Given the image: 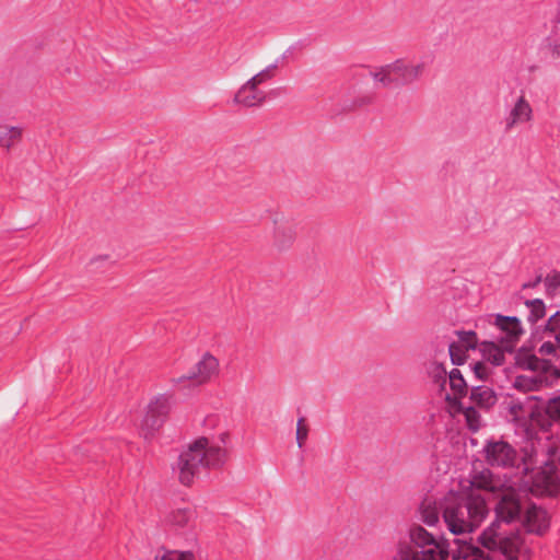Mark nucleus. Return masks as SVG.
Listing matches in <instances>:
<instances>
[{"instance_id": "2f4dec72", "label": "nucleus", "mask_w": 560, "mask_h": 560, "mask_svg": "<svg viewBox=\"0 0 560 560\" xmlns=\"http://www.w3.org/2000/svg\"><path fill=\"white\" fill-rule=\"evenodd\" d=\"M546 292L550 296L558 294L560 290V272H553L545 278Z\"/></svg>"}, {"instance_id": "4be33fe9", "label": "nucleus", "mask_w": 560, "mask_h": 560, "mask_svg": "<svg viewBox=\"0 0 560 560\" xmlns=\"http://www.w3.org/2000/svg\"><path fill=\"white\" fill-rule=\"evenodd\" d=\"M22 129L20 127L0 126V145L10 149L21 139Z\"/></svg>"}, {"instance_id": "a18cd8bd", "label": "nucleus", "mask_w": 560, "mask_h": 560, "mask_svg": "<svg viewBox=\"0 0 560 560\" xmlns=\"http://www.w3.org/2000/svg\"><path fill=\"white\" fill-rule=\"evenodd\" d=\"M537 282H540V278H538L535 283H533V284H525V287L535 285Z\"/></svg>"}, {"instance_id": "423d86ee", "label": "nucleus", "mask_w": 560, "mask_h": 560, "mask_svg": "<svg viewBox=\"0 0 560 560\" xmlns=\"http://www.w3.org/2000/svg\"><path fill=\"white\" fill-rule=\"evenodd\" d=\"M511 421L525 428L526 434L532 436L534 425L545 427L546 418L542 410L532 399L525 401L511 400L508 406Z\"/></svg>"}, {"instance_id": "7c9ffc66", "label": "nucleus", "mask_w": 560, "mask_h": 560, "mask_svg": "<svg viewBox=\"0 0 560 560\" xmlns=\"http://www.w3.org/2000/svg\"><path fill=\"white\" fill-rule=\"evenodd\" d=\"M457 342L466 350L475 349L478 342L477 335L474 331H459L457 334Z\"/></svg>"}, {"instance_id": "c756f323", "label": "nucleus", "mask_w": 560, "mask_h": 560, "mask_svg": "<svg viewBox=\"0 0 560 560\" xmlns=\"http://www.w3.org/2000/svg\"><path fill=\"white\" fill-rule=\"evenodd\" d=\"M538 352L542 357H551L553 359H560V345L556 340L555 341H551V340L544 341L540 345Z\"/></svg>"}, {"instance_id": "2eb2a0df", "label": "nucleus", "mask_w": 560, "mask_h": 560, "mask_svg": "<svg viewBox=\"0 0 560 560\" xmlns=\"http://www.w3.org/2000/svg\"><path fill=\"white\" fill-rule=\"evenodd\" d=\"M453 544L454 548H452L451 552L454 559L490 560L489 555L465 539H455Z\"/></svg>"}, {"instance_id": "37998d69", "label": "nucleus", "mask_w": 560, "mask_h": 560, "mask_svg": "<svg viewBox=\"0 0 560 560\" xmlns=\"http://www.w3.org/2000/svg\"><path fill=\"white\" fill-rule=\"evenodd\" d=\"M538 447L534 446L533 445V448L530 451V454H528V456L532 458L534 455L536 456L538 454Z\"/></svg>"}, {"instance_id": "f704fd0d", "label": "nucleus", "mask_w": 560, "mask_h": 560, "mask_svg": "<svg viewBox=\"0 0 560 560\" xmlns=\"http://www.w3.org/2000/svg\"><path fill=\"white\" fill-rule=\"evenodd\" d=\"M560 329V311L556 312L553 315H551L546 325H545V332H550L553 336L557 335V331Z\"/></svg>"}, {"instance_id": "f8f14e48", "label": "nucleus", "mask_w": 560, "mask_h": 560, "mask_svg": "<svg viewBox=\"0 0 560 560\" xmlns=\"http://www.w3.org/2000/svg\"><path fill=\"white\" fill-rule=\"evenodd\" d=\"M515 365L523 370L547 374L551 370L549 361L538 358L530 349L522 347L514 355Z\"/></svg>"}, {"instance_id": "58836bf2", "label": "nucleus", "mask_w": 560, "mask_h": 560, "mask_svg": "<svg viewBox=\"0 0 560 560\" xmlns=\"http://www.w3.org/2000/svg\"><path fill=\"white\" fill-rule=\"evenodd\" d=\"M109 259V256L108 255H97V256H94L90 259V265L91 266H98L101 265L103 261Z\"/></svg>"}, {"instance_id": "72a5a7b5", "label": "nucleus", "mask_w": 560, "mask_h": 560, "mask_svg": "<svg viewBox=\"0 0 560 560\" xmlns=\"http://www.w3.org/2000/svg\"><path fill=\"white\" fill-rule=\"evenodd\" d=\"M546 413L553 421L560 422V396L555 397L548 401Z\"/></svg>"}, {"instance_id": "9d476101", "label": "nucleus", "mask_w": 560, "mask_h": 560, "mask_svg": "<svg viewBox=\"0 0 560 560\" xmlns=\"http://www.w3.org/2000/svg\"><path fill=\"white\" fill-rule=\"evenodd\" d=\"M486 460L491 466L510 467L516 462V451L505 441H490L485 447Z\"/></svg>"}, {"instance_id": "e433bc0d", "label": "nucleus", "mask_w": 560, "mask_h": 560, "mask_svg": "<svg viewBox=\"0 0 560 560\" xmlns=\"http://www.w3.org/2000/svg\"><path fill=\"white\" fill-rule=\"evenodd\" d=\"M504 556L510 557L513 553V544L511 539L504 538L498 541V548Z\"/></svg>"}, {"instance_id": "a19ab883", "label": "nucleus", "mask_w": 560, "mask_h": 560, "mask_svg": "<svg viewBox=\"0 0 560 560\" xmlns=\"http://www.w3.org/2000/svg\"><path fill=\"white\" fill-rule=\"evenodd\" d=\"M553 55L560 56V42L552 46Z\"/></svg>"}, {"instance_id": "aec40b11", "label": "nucleus", "mask_w": 560, "mask_h": 560, "mask_svg": "<svg viewBox=\"0 0 560 560\" xmlns=\"http://www.w3.org/2000/svg\"><path fill=\"white\" fill-rule=\"evenodd\" d=\"M470 399L481 408H490L497 402L494 392L488 386H476L470 392Z\"/></svg>"}, {"instance_id": "a211bd4d", "label": "nucleus", "mask_w": 560, "mask_h": 560, "mask_svg": "<svg viewBox=\"0 0 560 560\" xmlns=\"http://www.w3.org/2000/svg\"><path fill=\"white\" fill-rule=\"evenodd\" d=\"M196 518L195 511L188 508L176 509L172 511L167 517L166 522L168 525L175 528H185L189 527L194 524Z\"/></svg>"}, {"instance_id": "5701e85b", "label": "nucleus", "mask_w": 560, "mask_h": 560, "mask_svg": "<svg viewBox=\"0 0 560 560\" xmlns=\"http://www.w3.org/2000/svg\"><path fill=\"white\" fill-rule=\"evenodd\" d=\"M171 408V399L165 395L156 396L148 406V411L164 419Z\"/></svg>"}, {"instance_id": "393cba45", "label": "nucleus", "mask_w": 560, "mask_h": 560, "mask_svg": "<svg viewBox=\"0 0 560 560\" xmlns=\"http://www.w3.org/2000/svg\"><path fill=\"white\" fill-rule=\"evenodd\" d=\"M421 520L429 526L439 522V512L433 502L427 501L420 508Z\"/></svg>"}, {"instance_id": "c85d7f7f", "label": "nucleus", "mask_w": 560, "mask_h": 560, "mask_svg": "<svg viewBox=\"0 0 560 560\" xmlns=\"http://www.w3.org/2000/svg\"><path fill=\"white\" fill-rule=\"evenodd\" d=\"M448 351H450L452 362L454 364L460 365V364L465 363V361L467 360L468 350H466L464 347H462L459 345V342H457V341H454L450 345Z\"/></svg>"}, {"instance_id": "20e7f679", "label": "nucleus", "mask_w": 560, "mask_h": 560, "mask_svg": "<svg viewBox=\"0 0 560 560\" xmlns=\"http://www.w3.org/2000/svg\"><path fill=\"white\" fill-rule=\"evenodd\" d=\"M429 67L424 59L397 58L394 61L370 68L369 74L381 88H406L419 82Z\"/></svg>"}, {"instance_id": "79ce46f5", "label": "nucleus", "mask_w": 560, "mask_h": 560, "mask_svg": "<svg viewBox=\"0 0 560 560\" xmlns=\"http://www.w3.org/2000/svg\"><path fill=\"white\" fill-rule=\"evenodd\" d=\"M549 372H552L556 377H560V370L556 369L551 365V370Z\"/></svg>"}, {"instance_id": "ea45409f", "label": "nucleus", "mask_w": 560, "mask_h": 560, "mask_svg": "<svg viewBox=\"0 0 560 560\" xmlns=\"http://www.w3.org/2000/svg\"><path fill=\"white\" fill-rule=\"evenodd\" d=\"M278 68L277 63L270 65L265 68V70H269V74L273 78L275 71Z\"/></svg>"}, {"instance_id": "f3484780", "label": "nucleus", "mask_w": 560, "mask_h": 560, "mask_svg": "<svg viewBox=\"0 0 560 560\" xmlns=\"http://www.w3.org/2000/svg\"><path fill=\"white\" fill-rule=\"evenodd\" d=\"M479 350L485 360L497 366L504 363V354L508 352L500 341H483L480 343Z\"/></svg>"}, {"instance_id": "c03bdc74", "label": "nucleus", "mask_w": 560, "mask_h": 560, "mask_svg": "<svg viewBox=\"0 0 560 560\" xmlns=\"http://www.w3.org/2000/svg\"><path fill=\"white\" fill-rule=\"evenodd\" d=\"M282 212H276V217L272 218V221L275 224H277L279 221H281V218H279V215L281 214Z\"/></svg>"}, {"instance_id": "f257e3e1", "label": "nucleus", "mask_w": 560, "mask_h": 560, "mask_svg": "<svg viewBox=\"0 0 560 560\" xmlns=\"http://www.w3.org/2000/svg\"><path fill=\"white\" fill-rule=\"evenodd\" d=\"M228 440L229 432L223 430L190 442L173 466L179 482L189 486L202 471L221 466L226 458L223 445Z\"/></svg>"}, {"instance_id": "bb28decb", "label": "nucleus", "mask_w": 560, "mask_h": 560, "mask_svg": "<svg viewBox=\"0 0 560 560\" xmlns=\"http://www.w3.org/2000/svg\"><path fill=\"white\" fill-rule=\"evenodd\" d=\"M163 419L154 413L147 411L141 428L145 436L151 435L162 425Z\"/></svg>"}, {"instance_id": "473e14b6", "label": "nucleus", "mask_w": 560, "mask_h": 560, "mask_svg": "<svg viewBox=\"0 0 560 560\" xmlns=\"http://www.w3.org/2000/svg\"><path fill=\"white\" fill-rule=\"evenodd\" d=\"M308 435V425L306 423V420L304 418H300L296 422V443L298 446L301 448L305 441L307 440Z\"/></svg>"}, {"instance_id": "dca6fc26", "label": "nucleus", "mask_w": 560, "mask_h": 560, "mask_svg": "<svg viewBox=\"0 0 560 560\" xmlns=\"http://www.w3.org/2000/svg\"><path fill=\"white\" fill-rule=\"evenodd\" d=\"M525 524L529 532L542 534L549 527L548 513L545 510L533 505L526 511Z\"/></svg>"}, {"instance_id": "49530a36", "label": "nucleus", "mask_w": 560, "mask_h": 560, "mask_svg": "<svg viewBox=\"0 0 560 560\" xmlns=\"http://www.w3.org/2000/svg\"><path fill=\"white\" fill-rule=\"evenodd\" d=\"M547 452H548V453H551V452H553V448H552V447H548V448H547Z\"/></svg>"}, {"instance_id": "b1692460", "label": "nucleus", "mask_w": 560, "mask_h": 560, "mask_svg": "<svg viewBox=\"0 0 560 560\" xmlns=\"http://www.w3.org/2000/svg\"><path fill=\"white\" fill-rule=\"evenodd\" d=\"M525 305L529 310L528 319L533 323L541 319L546 315V305L540 299L528 300Z\"/></svg>"}, {"instance_id": "7ed1b4c3", "label": "nucleus", "mask_w": 560, "mask_h": 560, "mask_svg": "<svg viewBox=\"0 0 560 560\" xmlns=\"http://www.w3.org/2000/svg\"><path fill=\"white\" fill-rule=\"evenodd\" d=\"M471 487L495 494L498 502L494 512L498 522L512 523L520 518L522 504L514 485L510 480L494 477L490 471L483 470L472 476Z\"/></svg>"}, {"instance_id": "cd10ccee", "label": "nucleus", "mask_w": 560, "mask_h": 560, "mask_svg": "<svg viewBox=\"0 0 560 560\" xmlns=\"http://www.w3.org/2000/svg\"><path fill=\"white\" fill-rule=\"evenodd\" d=\"M467 427L476 432L481 428V417L472 407H467L463 410Z\"/></svg>"}, {"instance_id": "9b49d317", "label": "nucleus", "mask_w": 560, "mask_h": 560, "mask_svg": "<svg viewBox=\"0 0 560 560\" xmlns=\"http://www.w3.org/2000/svg\"><path fill=\"white\" fill-rule=\"evenodd\" d=\"M558 489L559 483L555 467L552 464L546 463L545 467L535 475L529 490L536 495H553Z\"/></svg>"}, {"instance_id": "6e6552de", "label": "nucleus", "mask_w": 560, "mask_h": 560, "mask_svg": "<svg viewBox=\"0 0 560 560\" xmlns=\"http://www.w3.org/2000/svg\"><path fill=\"white\" fill-rule=\"evenodd\" d=\"M218 360L213 355L206 353L188 374L174 378L173 382L183 386H187L188 382L192 385H201L210 381L218 373Z\"/></svg>"}, {"instance_id": "6ab92c4d", "label": "nucleus", "mask_w": 560, "mask_h": 560, "mask_svg": "<svg viewBox=\"0 0 560 560\" xmlns=\"http://www.w3.org/2000/svg\"><path fill=\"white\" fill-rule=\"evenodd\" d=\"M547 384L546 374L537 373L536 376L518 375L514 378V388L521 392H532L544 387Z\"/></svg>"}, {"instance_id": "ddd939ff", "label": "nucleus", "mask_w": 560, "mask_h": 560, "mask_svg": "<svg viewBox=\"0 0 560 560\" xmlns=\"http://www.w3.org/2000/svg\"><path fill=\"white\" fill-rule=\"evenodd\" d=\"M266 101V93L250 81H246L235 93L233 104L244 107L261 106Z\"/></svg>"}, {"instance_id": "412c9836", "label": "nucleus", "mask_w": 560, "mask_h": 560, "mask_svg": "<svg viewBox=\"0 0 560 560\" xmlns=\"http://www.w3.org/2000/svg\"><path fill=\"white\" fill-rule=\"evenodd\" d=\"M500 522H492L479 536V542L488 550L494 551L498 548Z\"/></svg>"}, {"instance_id": "4468645a", "label": "nucleus", "mask_w": 560, "mask_h": 560, "mask_svg": "<svg viewBox=\"0 0 560 560\" xmlns=\"http://www.w3.org/2000/svg\"><path fill=\"white\" fill-rule=\"evenodd\" d=\"M532 106L522 95L517 98L509 116L505 119V130H512L517 124L527 122L532 119Z\"/></svg>"}, {"instance_id": "0eeeda50", "label": "nucleus", "mask_w": 560, "mask_h": 560, "mask_svg": "<svg viewBox=\"0 0 560 560\" xmlns=\"http://www.w3.org/2000/svg\"><path fill=\"white\" fill-rule=\"evenodd\" d=\"M493 325L501 334L498 341L501 342L502 347H504L509 353L513 352L525 334L521 319L515 316L497 314L493 319Z\"/></svg>"}, {"instance_id": "f03ea898", "label": "nucleus", "mask_w": 560, "mask_h": 560, "mask_svg": "<svg viewBox=\"0 0 560 560\" xmlns=\"http://www.w3.org/2000/svg\"><path fill=\"white\" fill-rule=\"evenodd\" d=\"M441 509L444 523L454 535L474 533L489 514L485 498L472 491L465 501L450 493L441 503Z\"/></svg>"}, {"instance_id": "1a4fd4ad", "label": "nucleus", "mask_w": 560, "mask_h": 560, "mask_svg": "<svg viewBox=\"0 0 560 560\" xmlns=\"http://www.w3.org/2000/svg\"><path fill=\"white\" fill-rule=\"evenodd\" d=\"M434 380L440 384L442 390H445V385L448 383L451 393H445V398L448 401H455L464 397L467 393L466 381L458 369H453L448 374H446L444 369L436 366Z\"/></svg>"}, {"instance_id": "39448f33", "label": "nucleus", "mask_w": 560, "mask_h": 560, "mask_svg": "<svg viewBox=\"0 0 560 560\" xmlns=\"http://www.w3.org/2000/svg\"><path fill=\"white\" fill-rule=\"evenodd\" d=\"M409 537L422 550L413 551L410 546L400 545L393 560H447L448 552L423 527L413 525Z\"/></svg>"}, {"instance_id": "a878e982", "label": "nucleus", "mask_w": 560, "mask_h": 560, "mask_svg": "<svg viewBox=\"0 0 560 560\" xmlns=\"http://www.w3.org/2000/svg\"><path fill=\"white\" fill-rule=\"evenodd\" d=\"M153 560H196L191 551L167 550L158 552Z\"/></svg>"}, {"instance_id": "c9c22d12", "label": "nucleus", "mask_w": 560, "mask_h": 560, "mask_svg": "<svg viewBox=\"0 0 560 560\" xmlns=\"http://www.w3.org/2000/svg\"><path fill=\"white\" fill-rule=\"evenodd\" d=\"M272 77L269 74V70L262 69L260 72L256 73L254 77H252L248 81L259 86L260 84H264L265 82L271 80Z\"/></svg>"}, {"instance_id": "4c0bfd02", "label": "nucleus", "mask_w": 560, "mask_h": 560, "mask_svg": "<svg viewBox=\"0 0 560 560\" xmlns=\"http://www.w3.org/2000/svg\"><path fill=\"white\" fill-rule=\"evenodd\" d=\"M474 373L480 380H487L489 376V369L482 362H476L474 365Z\"/></svg>"}]
</instances>
